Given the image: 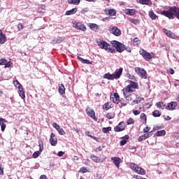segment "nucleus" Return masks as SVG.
I'll list each match as a JSON object with an SVG mask.
<instances>
[{
  "instance_id": "obj_1",
  "label": "nucleus",
  "mask_w": 179,
  "mask_h": 179,
  "mask_svg": "<svg viewBox=\"0 0 179 179\" xmlns=\"http://www.w3.org/2000/svg\"><path fill=\"white\" fill-rule=\"evenodd\" d=\"M129 85H128L125 89L122 90L123 96L127 101H132V94L128 93H132L135 92L134 89H138V84L132 80H129Z\"/></svg>"
},
{
  "instance_id": "obj_2",
  "label": "nucleus",
  "mask_w": 179,
  "mask_h": 179,
  "mask_svg": "<svg viewBox=\"0 0 179 179\" xmlns=\"http://www.w3.org/2000/svg\"><path fill=\"white\" fill-rule=\"evenodd\" d=\"M122 71L124 69L120 67L119 69H116L113 73H107L103 75V79H108V80H114V79H120L121 75H122Z\"/></svg>"
},
{
  "instance_id": "obj_3",
  "label": "nucleus",
  "mask_w": 179,
  "mask_h": 179,
  "mask_svg": "<svg viewBox=\"0 0 179 179\" xmlns=\"http://www.w3.org/2000/svg\"><path fill=\"white\" fill-rule=\"evenodd\" d=\"M97 44L99 48L106 50L108 52H111V54H114V52H115V49L112 48L111 45L105 41H97Z\"/></svg>"
},
{
  "instance_id": "obj_4",
  "label": "nucleus",
  "mask_w": 179,
  "mask_h": 179,
  "mask_svg": "<svg viewBox=\"0 0 179 179\" xmlns=\"http://www.w3.org/2000/svg\"><path fill=\"white\" fill-rule=\"evenodd\" d=\"M110 100V101H113V103H114L115 104H118L119 103H120L119 104L120 108H122L123 107H125V106H127V101H122V100L120 99V95L118 94V93H114L113 96V95H111Z\"/></svg>"
},
{
  "instance_id": "obj_5",
  "label": "nucleus",
  "mask_w": 179,
  "mask_h": 179,
  "mask_svg": "<svg viewBox=\"0 0 179 179\" xmlns=\"http://www.w3.org/2000/svg\"><path fill=\"white\" fill-rule=\"evenodd\" d=\"M139 53L141 55H142L143 58L145 59V61H150V59L155 57V54H153V52L150 53L149 52H146L143 49H141L139 51Z\"/></svg>"
},
{
  "instance_id": "obj_6",
  "label": "nucleus",
  "mask_w": 179,
  "mask_h": 179,
  "mask_svg": "<svg viewBox=\"0 0 179 179\" xmlns=\"http://www.w3.org/2000/svg\"><path fill=\"white\" fill-rule=\"evenodd\" d=\"M112 44L114 45L117 52H122L125 50V45L117 41H113Z\"/></svg>"
},
{
  "instance_id": "obj_7",
  "label": "nucleus",
  "mask_w": 179,
  "mask_h": 179,
  "mask_svg": "<svg viewBox=\"0 0 179 179\" xmlns=\"http://www.w3.org/2000/svg\"><path fill=\"white\" fill-rule=\"evenodd\" d=\"M135 72L137 73L138 75L139 76H141V78H143V79L148 78V76H146L147 73H146V71H145V69H141V68H136Z\"/></svg>"
},
{
  "instance_id": "obj_8",
  "label": "nucleus",
  "mask_w": 179,
  "mask_h": 179,
  "mask_svg": "<svg viewBox=\"0 0 179 179\" xmlns=\"http://www.w3.org/2000/svg\"><path fill=\"white\" fill-rule=\"evenodd\" d=\"M86 113L89 117L92 118V120H94V121H97V118L96 117V113H94V110L93 109H91L90 108H87Z\"/></svg>"
},
{
  "instance_id": "obj_9",
  "label": "nucleus",
  "mask_w": 179,
  "mask_h": 179,
  "mask_svg": "<svg viewBox=\"0 0 179 179\" xmlns=\"http://www.w3.org/2000/svg\"><path fill=\"white\" fill-rule=\"evenodd\" d=\"M115 132H121L122 131L125 130V124L124 122H120L116 127L114 128Z\"/></svg>"
},
{
  "instance_id": "obj_10",
  "label": "nucleus",
  "mask_w": 179,
  "mask_h": 179,
  "mask_svg": "<svg viewBox=\"0 0 179 179\" xmlns=\"http://www.w3.org/2000/svg\"><path fill=\"white\" fill-rule=\"evenodd\" d=\"M50 142L52 146H57V144L58 143V139L55 136V134L51 133Z\"/></svg>"
},
{
  "instance_id": "obj_11",
  "label": "nucleus",
  "mask_w": 179,
  "mask_h": 179,
  "mask_svg": "<svg viewBox=\"0 0 179 179\" xmlns=\"http://www.w3.org/2000/svg\"><path fill=\"white\" fill-rule=\"evenodd\" d=\"M110 32L112 33V34H114V36H116L117 37L121 36L122 32L120 29L117 27H113L110 30Z\"/></svg>"
},
{
  "instance_id": "obj_12",
  "label": "nucleus",
  "mask_w": 179,
  "mask_h": 179,
  "mask_svg": "<svg viewBox=\"0 0 179 179\" xmlns=\"http://www.w3.org/2000/svg\"><path fill=\"white\" fill-rule=\"evenodd\" d=\"M178 106V103L177 102H170L168 103V106L165 107L166 110H169L170 111H173V110H176V107Z\"/></svg>"
},
{
  "instance_id": "obj_13",
  "label": "nucleus",
  "mask_w": 179,
  "mask_h": 179,
  "mask_svg": "<svg viewBox=\"0 0 179 179\" xmlns=\"http://www.w3.org/2000/svg\"><path fill=\"white\" fill-rule=\"evenodd\" d=\"M164 31L165 34H166V36L168 37H169L170 38H175V39L178 38V36H177L176 35V34L171 32V31H170V30L164 29Z\"/></svg>"
},
{
  "instance_id": "obj_14",
  "label": "nucleus",
  "mask_w": 179,
  "mask_h": 179,
  "mask_svg": "<svg viewBox=\"0 0 179 179\" xmlns=\"http://www.w3.org/2000/svg\"><path fill=\"white\" fill-rule=\"evenodd\" d=\"M75 29H77L78 30H81V31H86V26L85 24L80 23V22H77L74 25Z\"/></svg>"
},
{
  "instance_id": "obj_15",
  "label": "nucleus",
  "mask_w": 179,
  "mask_h": 179,
  "mask_svg": "<svg viewBox=\"0 0 179 179\" xmlns=\"http://www.w3.org/2000/svg\"><path fill=\"white\" fill-rule=\"evenodd\" d=\"M111 160L113 162L115 166H116V167L117 169H120V164L121 163V158H120L118 157H113L111 158Z\"/></svg>"
},
{
  "instance_id": "obj_16",
  "label": "nucleus",
  "mask_w": 179,
  "mask_h": 179,
  "mask_svg": "<svg viewBox=\"0 0 179 179\" xmlns=\"http://www.w3.org/2000/svg\"><path fill=\"white\" fill-rule=\"evenodd\" d=\"M65 40V37L64 36H59L57 38V40L54 39L51 41V44H61L62 41Z\"/></svg>"
},
{
  "instance_id": "obj_17",
  "label": "nucleus",
  "mask_w": 179,
  "mask_h": 179,
  "mask_svg": "<svg viewBox=\"0 0 179 179\" xmlns=\"http://www.w3.org/2000/svg\"><path fill=\"white\" fill-rule=\"evenodd\" d=\"M143 100H145L143 97L138 96V95H136V100L131 102V106H135V104H139V103L143 101Z\"/></svg>"
},
{
  "instance_id": "obj_18",
  "label": "nucleus",
  "mask_w": 179,
  "mask_h": 179,
  "mask_svg": "<svg viewBox=\"0 0 179 179\" xmlns=\"http://www.w3.org/2000/svg\"><path fill=\"white\" fill-rule=\"evenodd\" d=\"M5 43H6V35L0 29V44H5Z\"/></svg>"
},
{
  "instance_id": "obj_19",
  "label": "nucleus",
  "mask_w": 179,
  "mask_h": 179,
  "mask_svg": "<svg viewBox=\"0 0 179 179\" xmlns=\"http://www.w3.org/2000/svg\"><path fill=\"white\" fill-rule=\"evenodd\" d=\"M105 13L109 15V16H115L117 15V10L115 9H107L105 10Z\"/></svg>"
},
{
  "instance_id": "obj_20",
  "label": "nucleus",
  "mask_w": 179,
  "mask_h": 179,
  "mask_svg": "<svg viewBox=\"0 0 179 179\" xmlns=\"http://www.w3.org/2000/svg\"><path fill=\"white\" fill-rule=\"evenodd\" d=\"M124 13H126V15H129V16H134V15L136 13V10L128 8L125 10Z\"/></svg>"
},
{
  "instance_id": "obj_21",
  "label": "nucleus",
  "mask_w": 179,
  "mask_h": 179,
  "mask_svg": "<svg viewBox=\"0 0 179 179\" xmlns=\"http://www.w3.org/2000/svg\"><path fill=\"white\" fill-rule=\"evenodd\" d=\"M76 12H78V8H73L71 10L66 11L65 15L66 16H69L71 15H75V13H76Z\"/></svg>"
},
{
  "instance_id": "obj_22",
  "label": "nucleus",
  "mask_w": 179,
  "mask_h": 179,
  "mask_svg": "<svg viewBox=\"0 0 179 179\" xmlns=\"http://www.w3.org/2000/svg\"><path fill=\"white\" fill-rule=\"evenodd\" d=\"M136 173L137 174H140L141 176H145L146 174V172L145 171V169H143L142 167L138 166L136 171Z\"/></svg>"
},
{
  "instance_id": "obj_23",
  "label": "nucleus",
  "mask_w": 179,
  "mask_h": 179,
  "mask_svg": "<svg viewBox=\"0 0 179 179\" xmlns=\"http://www.w3.org/2000/svg\"><path fill=\"white\" fill-rule=\"evenodd\" d=\"M89 26L91 30H93L94 31H99V25H97V24L91 23Z\"/></svg>"
},
{
  "instance_id": "obj_24",
  "label": "nucleus",
  "mask_w": 179,
  "mask_h": 179,
  "mask_svg": "<svg viewBox=\"0 0 179 179\" xmlns=\"http://www.w3.org/2000/svg\"><path fill=\"white\" fill-rule=\"evenodd\" d=\"M77 58L83 64H88L89 65H92V62H90V60H89V59H83V58H82V57H80L79 56H78Z\"/></svg>"
},
{
  "instance_id": "obj_25",
  "label": "nucleus",
  "mask_w": 179,
  "mask_h": 179,
  "mask_svg": "<svg viewBox=\"0 0 179 179\" xmlns=\"http://www.w3.org/2000/svg\"><path fill=\"white\" fill-rule=\"evenodd\" d=\"M113 103H110V102H106L103 104V110H110V108H113Z\"/></svg>"
},
{
  "instance_id": "obj_26",
  "label": "nucleus",
  "mask_w": 179,
  "mask_h": 179,
  "mask_svg": "<svg viewBox=\"0 0 179 179\" xmlns=\"http://www.w3.org/2000/svg\"><path fill=\"white\" fill-rule=\"evenodd\" d=\"M59 94H65V86H64V84L59 85Z\"/></svg>"
},
{
  "instance_id": "obj_27",
  "label": "nucleus",
  "mask_w": 179,
  "mask_h": 179,
  "mask_svg": "<svg viewBox=\"0 0 179 179\" xmlns=\"http://www.w3.org/2000/svg\"><path fill=\"white\" fill-rule=\"evenodd\" d=\"M148 15L150 16V17L152 20H156V19H157V15H156V14H155V12H153L152 10H151L150 11H149Z\"/></svg>"
},
{
  "instance_id": "obj_28",
  "label": "nucleus",
  "mask_w": 179,
  "mask_h": 179,
  "mask_svg": "<svg viewBox=\"0 0 179 179\" xmlns=\"http://www.w3.org/2000/svg\"><path fill=\"white\" fill-rule=\"evenodd\" d=\"M19 94L21 99H24L26 97V95L24 94V90H23V87L19 88Z\"/></svg>"
},
{
  "instance_id": "obj_29",
  "label": "nucleus",
  "mask_w": 179,
  "mask_h": 179,
  "mask_svg": "<svg viewBox=\"0 0 179 179\" xmlns=\"http://www.w3.org/2000/svg\"><path fill=\"white\" fill-rule=\"evenodd\" d=\"M156 106L157 108H161L162 110H164L166 108V105L163 102H157Z\"/></svg>"
},
{
  "instance_id": "obj_30",
  "label": "nucleus",
  "mask_w": 179,
  "mask_h": 179,
  "mask_svg": "<svg viewBox=\"0 0 179 179\" xmlns=\"http://www.w3.org/2000/svg\"><path fill=\"white\" fill-rule=\"evenodd\" d=\"M156 136H164L166 135V130L158 131L155 133Z\"/></svg>"
},
{
  "instance_id": "obj_31",
  "label": "nucleus",
  "mask_w": 179,
  "mask_h": 179,
  "mask_svg": "<svg viewBox=\"0 0 179 179\" xmlns=\"http://www.w3.org/2000/svg\"><path fill=\"white\" fill-rule=\"evenodd\" d=\"M137 2L141 5H149L150 0H137Z\"/></svg>"
},
{
  "instance_id": "obj_32",
  "label": "nucleus",
  "mask_w": 179,
  "mask_h": 179,
  "mask_svg": "<svg viewBox=\"0 0 179 179\" xmlns=\"http://www.w3.org/2000/svg\"><path fill=\"white\" fill-rule=\"evenodd\" d=\"M129 21L131 22V23H133V24H135L136 26L137 24H139V23H140V20H139V19H138V18H136V19L130 18V19H129Z\"/></svg>"
},
{
  "instance_id": "obj_33",
  "label": "nucleus",
  "mask_w": 179,
  "mask_h": 179,
  "mask_svg": "<svg viewBox=\"0 0 179 179\" xmlns=\"http://www.w3.org/2000/svg\"><path fill=\"white\" fill-rule=\"evenodd\" d=\"M129 167H130V169H131V170H133V171H135V173H136L138 166V165H136V164L131 163L129 165Z\"/></svg>"
},
{
  "instance_id": "obj_34",
  "label": "nucleus",
  "mask_w": 179,
  "mask_h": 179,
  "mask_svg": "<svg viewBox=\"0 0 179 179\" xmlns=\"http://www.w3.org/2000/svg\"><path fill=\"white\" fill-rule=\"evenodd\" d=\"M114 117H115V113H108L106 115V118H108V120H113Z\"/></svg>"
},
{
  "instance_id": "obj_35",
  "label": "nucleus",
  "mask_w": 179,
  "mask_h": 179,
  "mask_svg": "<svg viewBox=\"0 0 179 179\" xmlns=\"http://www.w3.org/2000/svg\"><path fill=\"white\" fill-rule=\"evenodd\" d=\"M90 159L93 160L95 163H99V157L94 155H91L90 156Z\"/></svg>"
},
{
  "instance_id": "obj_36",
  "label": "nucleus",
  "mask_w": 179,
  "mask_h": 179,
  "mask_svg": "<svg viewBox=\"0 0 179 179\" xmlns=\"http://www.w3.org/2000/svg\"><path fill=\"white\" fill-rule=\"evenodd\" d=\"M110 131H111V127L102 128V131L103 132V134H108Z\"/></svg>"
},
{
  "instance_id": "obj_37",
  "label": "nucleus",
  "mask_w": 179,
  "mask_h": 179,
  "mask_svg": "<svg viewBox=\"0 0 179 179\" xmlns=\"http://www.w3.org/2000/svg\"><path fill=\"white\" fill-rule=\"evenodd\" d=\"M152 115L153 117H160V115H162V113H160V111H159L158 110H156L152 112Z\"/></svg>"
},
{
  "instance_id": "obj_38",
  "label": "nucleus",
  "mask_w": 179,
  "mask_h": 179,
  "mask_svg": "<svg viewBox=\"0 0 179 179\" xmlns=\"http://www.w3.org/2000/svg\"><path fill=\"white\" fill-rule=\"evenodd\" d=\"M38 146H39V151L43 152V150L44 149V144H43V141H38Z\"/></svg>"
},
{
  "instance_id": "obj_39",
  "label": "nucleus",
  "mask_w": 179,
  "mask_h": 179,
  "mask_svg": "<svg viewBox=\"0 0 179 179\" xmlns=\"http://www.w3.org/2000/svg\"><path fill=\"white\" fill-rule=\"evenodd\" d=\"M14 85L16 87H18V89H21L22 87H23L22 84L20 83H19V81L17 80L14 81Z\"/></svg>"
},
{
  "instance_id": "obj_40",
  "label": "nucleus",
  "mask_w": 179,
  "mask_h": 179,
  "mask_svg": "<svg viewBox=\"0 0 179 179\" xmlns=\"http://www.w3.org/2000/svg\"><path fill=\"white\" fill-rule=\"evenodd\" d=\"M69 3L71 5H79V3H80V0H70Z\"/></svg>"
},
{
  "instance_id": "obj_41",
  "label": "nucleus",
  "mask_w": 179,
  "mask_h": 179,
  "mask_svg": "<svg viewBox=\"0 0 179 179\" xmlns=\"http://www.w3.org/2000/svg\"><path fill=\"white\" fill-rule=\"evenodd\" d=\"M127 125H132V124H135V121L131 117H129L127 121Z\"/></svg>"
},
{
  "instance_id": "obj_42",
  "label": "nucleus",
  "mask_w": 179,
  "mask_h": 179,
  "mask_svg": "<svg viewBox=\"0 0 179 179\" xmlns=\"http://www.w3.org/2000/svg\"><path fill=\"white\" fill-rule=\"evenodd\" d=\"M41 153V152H40V151L34 152L33 154V157L34 159H37V157H38L40 156Z\"/></svg>"
},
{
  "instance_id": "obj_43",
  "label": "nucleus",
  "mask_w": 179,
  "mask_h": 179,
  "mask_svg": "<svg viewBox=\"0 0 179 179\" xmlns=\"http://www.w3.org/2000/svg\"><path fill=\"white\" fill-rule=\"evenodd\" d=\"M133 41L135 43V45H139V44H141V41H139V38H134Z\"/></svg>"
},
{
  "instance_id": "obj_44",
  "label": "nucleus",
  "mask_w": 179,
  "mask_h": 179,
  "mask_svg": "<svg viewBox=\"0 0 179 179\" xmlns=\"http://www.w3.org/2000/svg\"><path fill=\"white\" fill-rule=\"evenodd\" d=\"M80 173H87V171H89L87 170V169H86V167H81L80 169Z\"/></svg>"
},
{
  "instance_id": "obj_45",
  "label": "nucleus",
  "mask_w": 179,
  "mask_h": 179,
  "mask_svg": "<svg viewBox=\"0 0 179 179\" xmlns=\"http://www.w3.org/2000/svg\"><path fill=\"white\" fill-rule=\"evenodd\" d=\"M52 127H53V128H55V129H57V131H58L61 128V127L55 122H54L52 124Z\"/></svg>"
},
{
  "instance_id": "obj_46",
  "label": "nucleus",
  "mask_w": 179,
  "mask_h": 179,
  "mask_svg": "<svg viewBox=\"0 0 179 179\" xmlns=\"http://www.w3.org/2000/svg\"><path fill=\"white\" fill-rule=\"evenodd\" d=\"M59 132V135H65V131H64V129L62 127H60L59 130H57Z\"/></svg>"
},
{
  "instance_id": "obj_47",
  "label": "nucleus",
  "mask_w": 179,
  "mask_h": 179,
  "mask_svg": "<svg viewBox=\"0 0 179 179\" xmlns=\"http://www.w3.org/2000/svg\"><path fill=\"white\" fill-rule=\"evenodd\" d=\"M4 68H10L12 66V62H6V64H4Z\"/></svg>"
},
{
  "instance_id": "obj_48",
  "label": "nucleus",
  "mask_w": 179,
  "mask_h": 179,
  "mask_svg": "<svg viewBox=\"0 0 179 179\" xmlns=\"http://www.w3.org/2000/svg\"><path fill=\"white\" fill-rule=\"evenodd\" d=\"M7 62L5 59H0V65H6Z\"/></svg>"
},
{
  "instance_id": "obj_49",
  "label": "nucleus",
  "mask_w": 179,
  "mask_h": 179,
  "mask_svg": "<svg viewBox=\"0 0 179 179\" xmlns=\"http://www.w3.org/2000/svg\"><path fill=\"white\" fill-rule=\"evenodd\" d=\"M140 118H141V120H144L146 122L147 117H146V115L145 113H141Z\"/></svg>"
},
{
  "instance_id": "obj_50",
  "label": "nucleus",
  "mask_w": 179,
  "mask_h": 179,
  "mask_svg": "<svg viewBox=\"0 0 179 179\" xmlns=\"http://www.w3.org/2000/svg\"><path fill=\"white\" fill-rule=\"evenodd\" d=\"M149 131H150V127H146L143 129V132L145 134H148V132H149Z\"/></svg>"
},
{
  "instance_id": "obj_51",
  "label": "nucleus",
  "mask_w": 179,
  "mask_h": 179,
  "mask_svg": "<svg viewBox=\"0 0 179 179\" xmlns=\"http://www.w3.org/2000/svg\"><path fill=\"white\" fill-rule=\"evenodd\" d=\"M122 141H126V142H128V139H129V135H125L124 136L122 137Z\"/></svg>"
},
{
  "instance_id": "obj_52",
  "label": "nucleus",
  "mask_w": 179,
  "mask_h": 179,
  "mask_svg": "<svg viewBox=\"0 0 179 179\" xmlns=\"http://www.w3.org/2000/svg\"><path fill=\"white\" fill-rule=\"evenodd\" d=\"M112 17H106L102 19L103 22H108V20H111Z\"/></svg>"
},
{
  "instance_id": "obj_53",
  "label": "nucleus",
  "mask_w": 179,
  "mask_h": 179,
  "mask_svg": "<svg viewBox=\"0 0 179 179\" xmlns=\"http://www.w3.org/2000/svg\"><path fill=\"white\" fill-rule=\"evenodd\" d=\"M1 131L2 132H3L5 131V129L6 128V124H2V125H1Z\"/></svg>"
},
{
  "instance_id": "obj_54",
  "label": "nucleus",
  "mask_w": 179,
  "mask_h": 179,
  "mask_svg": "<svg viewBox=\"0 0 179 179\" xmlns=\"http://www.w3.org/2000/svg\"><path fill=\"white\" fill-rule=\"evenodd\" d=\"M127 141L125 140H122L120 141V146H124V145H127Z\"/></svg>"
},
{
  "instance_id": "obj_55",
  "label": "nucleus",
  "mask_w": 179,
  "mask_h": 179,
  "mask_svg": "<svg viewBox=\"0 0 179 179\" xmlns=\"http://www.w3.org/2000/svg\"><path fill=\"white\" fill-rule=\"evenodd\" d=\"M64 152L62 151H59L57 152V156H59V157H62V156H64Z\"/></svg>"
},
{
  "instance_id": "obj_56",
  "label": "nucleus",
  "mask_w": 179,
  "mask_h": 179,
  "mask_svg": "<svg viewBox=\"0 0 179 179\" xmlns=\"http://www.w3.org/2000/svg\"><path fill=\"white\" fill-rule=\"evenodd\" d=\"M138 142H142V141H145V138L143 135L140 136L139 138H138Z\"/></svg>"
},
{
  "instance_id": "obj_57",
  "label": "nucleus",
  "mask_w": 179,
  "mask_h": 179,
  "mask_svg": "<svg viewBox=\"0 0 179 179\" xmlns=\"http://www.w3.org/2000/svg\"><path fill=\"white\" fill-rule=\"evenodd\" d=\"M168 73H170L171 75H174V70L171 68L168 69Z\"/></svg>"
},
{
  "instance_id": "obj_58",
  "label": "nucleus",
  "mask_w": 179,
  "mask_h": 179,
  "mask_svg": "<svg viewBox=\"0 0 179 179\" xmlns=\"http://www.w3.org/2000/svg\"><path fill=\"white\" fill-rule=\"evenodd\" d=\"M87 12H89V9L87 8H84L82 10H81V13H87Z\"/></svg>"
},
{
  "instance_id": "obj_59",
  "label": "nucleus",
  "mask_w": 179,
  "mask_h": 179,
  "mask_svg": "<svg viewBox=\"0 0 179 179\" xmlns=\"http://www.w3.org/2000/svg\"><path fill=\"white\" fill-rule=\"evenodd\" d=\"M133 113L134 114V115H139V114H141V111L138 110H133Z\"/></svg>"
},
{
  "instance_id": "obj_60",
  "label": "nucleus",
  "mask_w": 179,
  "mask_h": 179,
  "mask_svg": "<svg viewBox=\"0 0 179 179\" xmlns=\"http://www.w3.org/2000/svg\"><path fill=\"white\" fill-rule=\"evenodd\" d=\"M84 164H85V166H90V160L85 159Z\"/></svg>"
},
{
  "instance_id": "obj_61",
  "label": "nucleus",
  "mask_w": 179,
  "mask_h": 179,
  "mask_svg": "<svg viewBox=\"0 0 179 179\" xmlns=\"http://www.w3.org/2000/svg\"><path fill=\"white\" fill-rule=\"evenodd\" d=\"M23 27H24V26L21 23L18 24L17 29L19 30H23Z\"/></svg>"
},
{
  "instance_id": "obj_62",
  "label": "nucleus",
  "mask_w": 179,
  "mask_h": 179,
  "mask_svg": "<svg viewBox=\"0 0 179 179\" xmlns=\"http://www.w3.org/2000/svg\"><path fill=\"white\" fill-rule=\"evenodd\" d=\"M4 122H6V120L5 119L0 117V125H2V124H5Z\"/></svg>"
},
{
  "instance_id": "obj_63",
  "label": "nucleus",
  "mask_w": 179,
  "mask_h": 179,
  "mask_svg": "<svg viewBox=\"0 0 179 179\" xmlns=\"http://www.w3.org/2000/svg\"><path fill=\"white\" fill-rule=\"evenodd\" d=\"M0 176H3V168H2V165L0 164Z\"/></svg>"
},
{
  "instance_id": "obj_64",
  "label": "nucleus",
  "mask_w": 179,
  "mask_h": 179,
  "mask_svg": "<svg viewBox=\"0 0 179 179\" xmlns=\"http://www.w3.org/2000/svg\"><path fill=\"white\" fill-rule=\"evenodd\" d=\"M133 178H136V179H142L143 178H141V176H138V175H134L133 176Z\"/></svg>"
}]
</instances>
